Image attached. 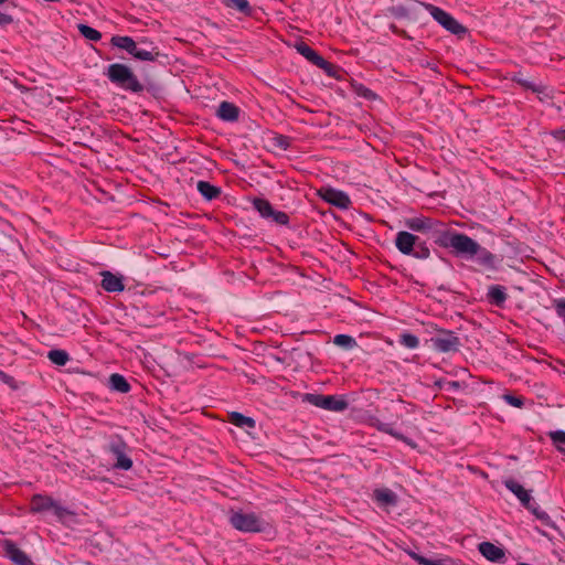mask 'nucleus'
Returning <instances> with one entry per match:
<instances>
[{
	"label": "nucleus",
	"instance_id": "obj_41",
	"mask_svg": "<svg viewBox=\"0 0 565 565\" xmlns=\"http://www.w3.org/2000/svg\"><path fill=\"white\" fill-rule=\"evenodd\" d=\"M413 255L418 258H427L429 256V249L427 247H420V250L414 252Z\"/></svg>",
	"mask_w": 565,
	"mask_h": 565
},
{
	"label": "nucleus",
	"instance_id": "obj_1",
	"mask_svg": "<svg viewBox=\"0 0 565 565\" xmlns=\"http://www.w3.org/2000/svg\"><path fill=\"white\" fill-rule=\"evenodd\" d=\"M110 43L113 46L125 50L135 58L140 61L153 62L159 56L158 47L149 43L147 47H141L140 44H146V41L136 42L130 36L115 35L111 38Z\"/></svg>",
	"mask_w": 565,
	"mask_h": 565
},
{
	"label": "nucleus",
	"instance_id": "obj_35",
	"mask_svg": "<svg viewBox=\"0 0 565 565\" xmlns=\"http://www.w3.org/2000/svg\"><path fill=\"white\" fill-rule=\"evenodd\" d=\"M503 398L507 403H509L510 405H512L514 407L520 408L523 406V399L521 397L505 394V395H503Z\"/></svg>",
	"mask_w": 565,
	"mask_h": 565
},
{
	"label": "nucleus",
	"instance_id": "obj_42",
	"mask_svg": "<svg viewBox=\"0 0 565 565\" xmlns=\"http://www.w3.org/2000/svg\"><path fill=\"white\" fill-rule=\"evenodd\" d=\"M444 387L446 391L449 392V391L458 390L460 387V384H459V382L450 381V382H446Z\"/></svg>",
	"mask_w": 565,
	"mask_h": 565
},
{
	"label": "nucleus",
	"instance_id": "obj_22",
	"mask_svg": "<svg viewBox=\"0 0 565 565\" xmlns=\"http://www.w3.org/2000/svg\"><path fill=\"white\" fill-rule=\"evenodd\" d=\"M228 9L236 10L245 15H250L252 9L247 0H221Z\"/></svg>",
	"mask_w": 565,
	"mask_h": 565
},
{
	"label": "nucleus",
	"instance_id": "obj_34",
	"mask_svg": "<svg viewBox=\"0 0 565 565\" xmlns=\"http://www.w3.org/2000/svg\"><path fill=\"white\" fill-rule=\"evenodd\" d=\"M277 224L285 225L289 221V216L285 212L274 211V214L270 216Z\"/></svg>",
	"mask_w": 565,
	"mask_h": 565
},
{
	"label": "nucleus",
	"instance_id": "obj_5",
	"mask_svg": "<svg viewBox=\"0 0 565 565\" xmlns=\"http://www.w3.org/2000/svg\"><path fill=\"white\" fill-rule=\"evenodd\" d=\"M426 11L448 32L461 38L467 33V28L459 23L452 15L445 10L431 4L423 3Z\"/></svg>",
	"mask_w": 565,
	"mask_h": 565
},
{
	"label": "nucleus",
	"instance_id": "obj_45",
	"mask_svg": "<svg viewBox=\"0 0 565 565\" xmlns=\"http://www.w3.org/2000/svg\"><path fill=\"white\" fill-rule=\"evenodd\" d=\"M364 97H367L369 95H371V92L369 89H365V92L363 93Z\"/></svg>",
	"mask_w": 565,
	"mask_h": 565
},
{
	"label": "nucleus",
	"instance_id": "obj_29",
	"mask_svg": "<svg viewBox=\"0 0 565 565\" xmlns=\"http://www.w3.org/2000/svg\"><path fill=\"white\" fill-rule=\"evenodd\" d=\"M409 555L422 565H452L449 559H429L414 552H411Z\"/></svg>",
	"mask_w": 565,
	"mask_h": 565
},
{
	"label": "nucleus",
	"instance_id": "obj_23",
	"mask_svg": "<svg viewBox=\"0 0 565 565\" xmlns=\"http://www.w3.org/2000/svg\"><path fill=\"white\" fill-rule=\"evenodd\" d=\"M109 384H110L111 390L120 392V393H127L130 390V385L127 382V380L118 373L110 375Z\"/></svg>",
	"mask_w": 565,
	"mask_h": 565
},
{
	"label": "nucleus",
	"instance_id": "obj_8",
	"mask_svg": "<svg viewBox=\"0 0 565 565\" xmlns=\"http://www.w3.org/2000/svg\"><path fill=\"white\" fill-rule=\"evenodd\" d=\"M430 342L440 352L457 351L460 344L459 339L451 331L445 330L431 338Z\"/></svg>",
	"mask_w": 565,
	"mask_h": 565
},
{
	"label": "nucleus",
	"instance_id": "obj_28",
	"mask_svg": "<svg viewBox=\"0 0 565 565\" xmlns=\"http://www.w3.org/2000/svg\"><path fill=\"white\" fill-rule=\"evenodd\" d=\"M475 256H477V260L479 264L489 266V267L493 266V263H494L493 254H491L489 250L481 247L480 245H479V252L476 253Z\"/></svg>",
	"mask_w": 565,
	"mask_h": 565
},
{
	"label": "nucleus",
	"instance_id": "obj_24",
	"mask_svg": "<svg viewBox=\"0 0 565 565\" xmlns=\"http://www.w3.org/2000/svg\"><path fill=\"white\" fill-rule=\"evenodd\" d=\"M375 500L382 505H394L397 502V498L394 492L388 489L376 490L374 492Z\"/></svg>",
	"mask_w": 565,
	"mask_h": 565
},
{
	"label": "nucleus",
	"instance_id": "obj_47",
	"mask_svg": "<svg viewBox=\"0 0 565 565\" xmlns=\"http://www.w3.org/2000/svg\"><path fill=\"white\" fill-rule=\"evenodd\" d=\"M6 1H7V0H0V4H1V3H4Z\"/></svg>",
	"mask_w": 565,
	"mask_h": 565
},
{
	"label": "nucleus",
	"instance_id": "obj_25",
	"mask_svg": "<svg viewBox=\"0 0 565 565\" xmlns=\"http://www.w3.org/2000/svg\"><path fill=\"white\" fill-rule=\"evenodd\" d=\"M253 204H254V207L259 212V214L263 217L268 218L274 214L275 210L273 209L271 204L267 200L255 199Z\"/></svg>",
	"mask_w": 565,
	"mask_h": 565
},
{
	"label": "nucleus",
	"instance_id": "obj_12",
	"mask_svg": "<svg viewBox=\"0 0 565 565\" xmlns=\"http://www.w3.org/2000/svg\"><path fill=\"white\" fill-rule=\"evenodd\" d=\"M416 241L417 236L411 234L409 232L401 231L396 235L395 246L401 253L411 255L414 253Z\"/></svg>",
	"mask_w": 565,
	"mask_h": 565
},
{
	"label": "nucleus",
	"instance_id": "obj_15",
	"mask_svg": "<svg viewBox=\"0 0 565 565\" xmlns=\"http://www.w3.org/2000/svg\"><path fill=\"white\" fill-rule=\"evenodd\" d=\"M479 552L491 562H501L505 557L503 548L490 542H482L479 544Z\"/></svg>",
	"mask_w": 565,
	"mask_h": 565
},
{
	"label": "nucleus",
	"instance_id": "obj_18",
	"mask_svg": "<svg viewBox=\"0 0 565 565\" xmlns=\"http://www.w3.org/2000/svg\"><path fill=\"white\" fill-rule=\"evenodd\" d=\"M487 296L489 301L497 307H502L507 300L505 289L500 285L491 286Z\"/></svg>",
	"mask_w": 565,
	"mask_h": 565
},
{
	"label": "nucleus",
	"instance_id": "obj_44",
	"mask_svg": "<svg viewBox=\"0 0 565 565\" xmlns=\"http://www.w3.org/2000/svg\"><path fill=\"white\" fill-rule=\"evenodd\" d=\"M553 136H554L556 139L565 140V130H555V131L553 132Z\"/></svg>",
	"mask_w": 565,
	"mask_h": 565
},
{
	"label": "nucleus",
	"instance_id": "obj_36",
	"mask_svg": "<svg viewBox=\"0 0 565 565\" xmlns=\"http://www.w3.org/2000/svg\"><path fill=\"white\" fill-rule=\"evenodd\" d=\"M315 65L323 70L328 75H333L335 66L332 63L326 61L324 58L322 63H316Z\"/></svg>",
	"mask_w": 565,
	"mask_h": 565
},
{
	"label": "nucleus",
	"instance_id": "obj_6",
	"mask_svg": "<svg viewBox=\"0 0 565 565\" xmlns=\"http://www.w3.org/2000/svg\"><path fill=\"white\" fill-rule=\"evenodd\" d=\"M303 402H307L319 408H323L332 412H342L348 408V402L343 397L334 395H321L307 393L302 397Z\"/></svg>",
	"mask_w": 565,
	"mask_h": 565
},
{
	"label": "nucleus",
	"instance_id": "obj_3",
	"mask_svg": "<svg viewBox=\"0 0 565 565\" xmlns=\"http://www.w3.org/2000/svg\"><path fill=\"white\" fill-rule=\"evenodd\" d=\"M441 245L452 248L458 255L473 257L479 252V244L461 233L444 235Z\"/></svg>",
	"mask_w": 565,
	"mask_h": 565
},
{
	"label": "nucleus",
	"instance_id": "obj_32",
	"mask_svg": "<svg viewBox=\"0 0 565 565\" xmlns=\"http://www.w3.org/2000/svg\"><path fill=\"white\" fill-rule=\"evenodd\" d=\"M399 342L408 349H415L419 344L418 338L411 333H403L401 335Z\"/></svg>",
	"mask_w": 565,
	"mask_h": 565
},
{
	"label": "nucleus",
	"instance_id": "obj_13",
	"mask_svg": "<svg viewBox=\"0 0 565 565\" xmlns=\"http://www.w3.org/2000/svg\"><path fill=\"white\" fill-rule=\"evenodd\" d=\"M103 280L102 287L108 292H120L125 289V285L121 276H117L110 271L100 273Z\"/></svg>",
	"mask_w": 565,
	"mask_h": 565
},
{
	"label": "nucleus",
	"instance_id": "obj_11",
	"mask_svg": "<svg viewBox=\"0 0 565 565\" xmlns=\"http://www.w3.org/2000/svg\"><path fill=\"white\" fill-rule=\"evenodd\" d=\"M405 225L412 231L428 233L433 231H438V226L440 225V223L429 217L419 216L407 218L405 221Z\"/></svg>",
	"mask_w": 565,
	"mask_h": 565
},
{
	"label": "nucleus",
	"instance_id": "obj_27",
	"mask_svg": "<svg viewBox=\"0 0 565 565\" xmlns=\"http://www.w3.org/2000/svg\"><path fill=\"white\" fill-rule=\"evenodd\" d=\"M78 31L87 40L96 42L102 39V33L89 25L78 24Z\"/></svg>",
	"mask_w": 565,
	"mask_h": 565
},
{
	"label": "nucleus",
	"instance_id": "obj_40",
	"mask_svg": "<svg viewBox=\"0 0 565 565\" xmlns=\"http://www.w3.org/2000/svg\"><path fill=\"white\" fill-rule=\"evenodd\" d=\"M13 19L11 15L0 12V25H7L12 23Z\"/></svg>",
	"mask_w": 565,
	"mask_h": 565
},
{
	"label": "nucleus",
	"instance_id": "obj_21",
	"mask_svg": "<svg viewBox=\"0 0 565 565\" xmlns=\"http://www.w3.org/2000/svg\"><path fill=\"white\" fill-rule=\"evenodd\" d=\"M230 422L237 427L255 428L256 423L254 418L247 417L241 413L233 412L230 414Z\"/></svg>",
	"mask_w": 565,
	"mask_h": 565
},
{
	"label": "nucleus",
	"instance_id": "obj_10",
	"mask_svg": "<svg viewBox=\"0 0 565 565\" xmlns=\"http://www.w3.org/2000/svg\"><path fill=\"white\" fill-rule=\"evenodd\" d=\"M6 555L17 565H34L30 557L15 543L4 540L1 543Z\"/></svg>",
	"mask_w": 565,
	"mask_h": 565
},
{
	"label": "nucleus",
	"instance_id": "obj_19",
	"mask_svg": "<svg viewBox=\"0 0 565 565\" xmlns=\"http://www.w3.org/2000/svg\"><path fill=\"white\" fill-rule=\"evenodd\" d=\"M196 188L201 195L209 201L216 199L221 194V189L207 181H199Z\"/></svg>",
	"mask_w": 565,
	"mask_h": 565
},
{
	"label": "nucleus",
	"instance_id": "obj_39",
	"mask_svg": "<svg viewBox=\"0 0 565 565\" xmlns=\"http://www.w3.org/2000/svg\"><path fill=\"white\" fill-rule=\"evenodd\" d=\"M518 84H520L522 87H524L525 89H531L532 92L534 90L536 84L530 82V81H526V79H523L521 77H514L513 78Z\"/></svg>",
	"mask_w": 565,
	"mask_h": 565
},
{
	"label": "nucleus",
	"instance_id": "obj_7",
	"mask_svg": "<svg viewBox=\"0 0 565 565\" xmlns=\"http://www.w3.org/2000/svg\"><path fill=\"white\" fill-rule=\"evenodd\" d=\"M47 510H53L54 514L58 519H63L65 515L70 514V511L60 504H57L53 498L43 494H34L31 498L30 502V512L40 513Z\"/></svg>",
	"mask_w": 565,
	"mask_h": 565
},
{
	"label": "nucleus",
	"instance_id": "obj_17",
	"mask_svg": "<svg viewBox=\"0 0 565 565\" xmlns=\"http://www.w3.org/2000/svg\"><path fill=\"white\" fill-rule=\"evenodd\" d=\"M216 114L223 120L236 121L238 119L239 109L232 103L222 102Z\"/></svg>",
	"mask_w": 565,
	"mask_h": 565
},
{
	"label": "nucleus",
	"instance_id": "obj_16",
	"mask_svg": "<svg viewBox=\"0 0 565 565\" xmlns=\"http://www.w3.org/2000/svg\"><path fill=\"white\" fill-rule=\"evenodd\" d=\"M322 198L328 203H331L340 209H348L351 204V200L345 193L334 189H327L322 194Z\"/></svg>",
	"mask_w": 565,
	"mask_h": 565
},
{
	"label": "nucleus",
	"instance_id": "obj_37",
	"mask_svg": "<svg viewBox=\"0 0 565 565\" xmlns=\"http://www.w3.org/2000/svg\"><path fill=\"white\" fill-rule=\"evenodd\" d=\"M554 307L557 315L565 320V299H557L554 301Z\"/></svg>",
	"mask_w": 565,
	"mask_h": 565
},
{
	"label": "nucleus",
	"instance_id": "obj_31",
	"mask_svg": "<svg viewBox=\"0 0 565 565\" xmlns=\"http://www.w3.org/2000/svg\"><path fill=\"white\" fill-rule=\"evenodd\" d=\"M533 93L537 95V98L541 102H546L553 98V90L550 87L542 84H536Z\"/></svg>",
	"mask_w": 565,
	"mask_h": 565
},
{
	"label": "nucleus",
	"instance_id": "obj_43",
	"mask_svg": "<svg viewBox=\"0 0 565 565\" xmlns=\"http://www.w3.org/2000/svg\"><path fill=\"white\" fill-rule=\"evenodd\" d=\"M0 380L6 383V384H12L13 383V377L8 375L7 373L2 372L0 370Z\"/></svg>",
	"mask_w": 565,
	"mask_h": 565
},
{
	"label": "nucleus",
	"instance_id": "obj_30",
	"mask_svg": "<svg viewBox=\"0 0 565 565\" xmlns=\"http://www.w3.org/2000/svg\"><path fill=\"white\" fill-rule=\"evenodd\" d=\"M333 343L345 349H352L356 345L355 339L348 334L335 335L333 339Z\"/></svg>",
	"mask_w": 565,
	"mask_h": 565
},
{
	"label": "nucleus",
	"instance_id": "obj_20",
	"mask_svg": "<svg viewBox=\"0 0 565 565\" xmlns=\"http://www.w3.org/2000/svg\"><path fill=\"white\" fill-rule=\"evenodd\" d=\"M297 51L306 57L309 62L312 64L316 63H322L323 57L319 55L313 49H311L308 44L305 42H300L296 45Z\"/></svg>",
	"mask_w": 565,
	"mask_h": 565
},
{
	"label": "nucleus",
	"instance_id": "obj_9",
	"mask_svg": "<svg viewBox=\"0 0 565 565\" xmlns=\"http://www.w3.org/2000/svg\"><path fill=\"white\" fill-rule=\"evenodd\" d=\"M108 449L116 456L115 468L129 470L132 467V460L126 455L127 445L124 440L117 439L111 441Z\"/></svg>",
	"mask_w": 565,
	"mask_h": 565
},
{
	"label": "nucleus",
	"instance_id": "obj_46",
	"mask_svg": "<svg viewBox=\"0 0 565 565\" xmlns=\"http://www.w3.org/2000/svg\"><path fill=\"white\" fill-rule=\"evenodd\" d=\"M387 431L390 433V435L398 437L397 434L393 433V430H387Z\"/></svg>",
	"mask_w": 565,
	"mask_h": 565
},
{
	"label": "nucleus",
	"instance_id": "obj_33",
	"mask_svg": "<svg viewBox=\"0 0 565 565\" xmlns=\"http://www.w3.org/2000/svg\"><path fill=\"white\" fill-rule=\"evenodd\" d=\"M548 436L552 439V441L557 446V448L562 451L563 449L558 445L565 444V431H563V430L551 431L548 434Z\"/></svg>",
	"mask_w": 565,
	"mask_h": 565
},
{
	"label": "nucleus",
	"instance_id": "obj_4",
	"mask_svg": "<svg viewBox=\"0 0 565 565\" xmlns=\"http://www.w3.org/2000/svg\"><path fill=\"white\" fill-rule=\"evenodd\" d=\"M230 523L241 532L258 533L264 530V521L254 512L232 511Z\"/></svg>",
	"mask_w": 565,
	"mask_h": 565
},
{
	"label": "nucleus",
	"instance_id": "obj_2",
	"mask_svg": "<svg viewBox=\"0 0 565 565\" xmlns=\"http://www.w3.org/2000/svg\"><path fill=\"white\" fill-rule=\"evenodd\" d=\"M106 75L113 84L119 86L122 89L132 93H141L143 90V85L140 83L132 70L126 64H110L107 67Z\"/></svg>",
	"mask_w": 565,
	"mask_h": 565
},
{
	"label": "nucleus",
	"instance_id": "obj_26",
	"mask_svg": "<svg viewBox=\"0 0 565 565\" xmlns=\"http://www.w3.org/2000/svg\"><path fill=\"white\" fill-rule=\"evenodd\" d=\"M47 358L52 363L58 366L65 365L70 360L67 352L64 350H51L47 354Z\"/></svg>",
	"mask_w": 565,
	"mask_h": 565
},
{
	"label": "nucleus",
	"instance_id": "obj_38",
	"mask_svg": "<svg viewBox=\"0 0 565 565\" xmlns=\"http://www.w3.org/2000/svg\"><path fill=\"white\" fill-rule=\"evenodd\" d=\"M537 519L542 521L548 520V514L545 511L540 510L537 507H535V503L532 501V509H530Z\"/></svg>",
	"mask_w": 565,
	"mask_h": 565
},
{
	"label": "nucleus",
	"instance_id": "obj_14",
	"mask_svg": "<svg viewBox=\"0 0 565 565\" xmlns=\"http://www.w3.org/2000/svg\"><path fill=\"white\" fill-rule=\"evenodd\" d=\"M504 486L516 495V498L526 509H532V497L530 494V491L525 490L520 483H518L513 479L505 480Z\"/></svg>",
	"mask_w": 565,
	"mask_h": 565
}]
</instances>
